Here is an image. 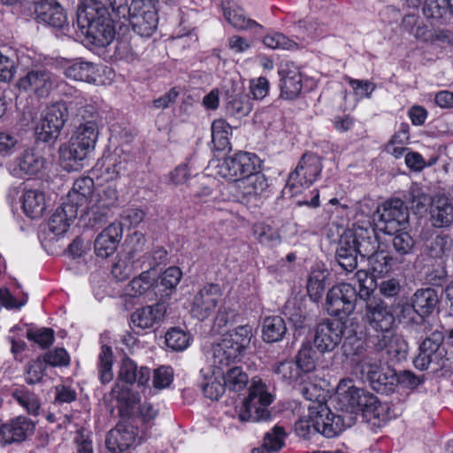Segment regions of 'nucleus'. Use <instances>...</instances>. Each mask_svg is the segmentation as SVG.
<instances>
[{
    "mask_svg": "<svg viewBox=\"0 0 453 453\" xmlns=\"http://www.w3.org/2000/svg\"><path fill=\"white\" fill-rule=\"evenodd\" d=\"M243 351L233 345V342H230L223 337L212 348L213 365L219 370H223L240 360Z\"/></svg>",
    "mask_w": 453,
    "mask_h": 453,
    "instance_id": "nucleus-32",
    "label": "nucleus"
},
{
    "mask_svg": "<svg viewBox=\"0 0 453 453\" xmlns=\"http://www.w3.org/2000/svg\"><path fill=\"white\" fill-rule=\"evenodd\" d=\"M22 205L27 216L40 218L46 209L44 194L36 189L27 190L23 195Z\"/></svg>",
    "mask_w": 453,
    "mask_h": 453,
    "instance_id": "nucleus-43",
    "label": "nucleus"
},
{
    "mask_svg": "<svg viewBox=\"0 0 453 453\" xmlns=\"http://www.w3.org/2000/svg\"><path fill=\"white\" fill-rule=\"evenodd\" d=\"M203 395L212 401H218L226 391L224 383L216 378H210L207 382L202 385Z\"/></svg>",
    "mask_w": 453,
    "mask_h": 453,
    "instance_id": "nucleus-64",
    "label": "nucleus"
},
{
    "mask_svg": "<svg viewBox=\"0 0 453 453\" xmlns=\"http://www.w3.org/2000/svg\"><path fill=\"white\" fill-rule=\"evenodd\" d=\"M296 27L299 34L303 37L308 36L311 38H316L325 32L324 25L319 23L314 18H306L299 20L296 23Z\"/></svg>",
    "mask_w": 453,
    "mask_h": 453,
    "instance_id": "nucleus-59",
    "label": "nucleus"
},
{
    "mask_svg": "<svg viewBox=\"0 0 453 453\" xmlns=\"http://www.w3.org/2000/svg\"><path fill=\"white\" fill-rule=\"evenodd\" d=\"M133 386L115 383L111 389L112 397L118 401L120 408L127 413L132 411L141 400L139 393L134 391Z\"/></svg>",
    "mask_w": 453,
    "mask_h": 453,
    "instance_id": "nucleus-41",
    "label": "nucleus"
},
{
    "mask_svg": "<svg viewBox=\"0 0 453 453\" xmlns=\"http://www.w3.org/2000/svg\"><path fill=\"white\" fill-rule=\"evenodd\" d=\"M317 353L312 349L310 342L302 345L296 356V364L298 365L302 373L312 372L316 367Z\"/></svg>",
    "mask_w": 453,
    "mask_h": 453,
    "instance_id": "nucleus-50",
    "label": "nucleus"
},
{
    "mask_svg": "<svg viewBox=\"0 0 453 453\" xmlns=\"http://www.w3.org/2000/svg\"><path fill=\"white\" fill-rule=\"evenodd\" d=\"M255 233L260 243L270 247H274L280 242V236L276 230L269 226H257Z\"/></svg>",
    "mask_w": 453,
    "mask_h": 453,
    "instance_id": "nucleus-62",
    "label": "nucleus"
},
{
    "mask_svg": "<svg viewBox=\"0 0 453 453\" xmlns=\"http://www.w3.org/2000/svg\"><path fill=\"white\" fill-rule=\"evenodd\" d=\"M357 298V291L351 284L341 283L328 290L326 309L331 316L347 317L354 311Z\"/></svg>",
    "mask_w": 453,
    "mask_h": 453,
    "instance_id": "nucleus-9",
    "label": "nucleus"
},
{
    "mask_svg": "<svg viewBox=\"0 0 453 453\" xmlns=\"http://www.w3.org/2000/svg\"><path fill=\"white\" fill-rule=\"evenodd\" d=\"M121 236L122 227L120 224H110L95 240L94 250L96 255L102 258H106L114 254Z\"/></svg>",
    "mask_w": 453,
    "mask_h": 453,
    "instance_id": "nucleus-26",
    "label": "nucleus"
},
{
    "mask_svg": "<svg viewBox=\"0 0 453 453\" xmlns=\"http://www.w3.org/2000/svg\"><path fill=\"white\" fill-rule=\"evenodd\" d=\"M146 239L140 232H134L126 241L127 258L135 265V269H140V265L143 261Z\"/></svg>",
    "mask_w": 453,
    "mask_h": 453,
    "instance_id": "nucleus-44",
    "label": "nucleus"
},
{
    "mask_svg": "<svg viewBox=\"0 0 453 453\" xmlns=\"http://www.w3.org/2000/svg\"><path fill=\"white\" fill-rule=\"evenodd\" d=\"M221 371L226 389L232 392H240L246 388L249 383V376L242 367L233 365Z\"/></svg>",
    "mask_w": 453,
    "mask_h": 453,
    "instance_id": "nucleus-42",
    "label": "nucleus"
},
{
    "mask_svg": "<svg viewBox=\"0 0 453 453\" xmlns=\"http://www.w3.org/2000/svg\"><path fill=\"white\" fill-rule=\"evenodd\" d=\"M34 431L35 424L28 418H14L3 426V446L24 441Z\"/></svg>",
    "mask_w": 453,
    "mask_h": 453,
    "instance_id": "nucleus-28",
    "label": "nucleus"
},
{
    "mask_svg": "<svg viewBox=\"0 0 453 453\" xmlns=\"http://www.w3.org/2000/svg\"><path fill=\"white\" fill-rule=\"evenodd\" d=\"M165 343L168 348L180 351L189 344V336L181 329L172 328L165 334Z\"/></svg>",
    "mask_w": 453,
    "mask_h": 453,
    "instance_id": "nucleus-56",
    "label": "nucleus"
},
{
    "mask_svg": "<svg viewBox=\"0 0 453 453\" xmlns=\"http://www.w3.org/2000/svg\"><path fill=\"white\" fill-rule=\"evenodd\" d=\"M378 228L388 234L406 228L409 223V211L401 199L386 201L377 209Z\"/></svg>",
    "mask_w": 453,
    "mask_h": 453,
    "instance_id": "nucleus-7",
    "label": "nucleus"
},
{
    "mask_svg": "<svg viewBox=\"0 0 453 453\" xmlns=\"http://www.w3.org/2000/svg\"><path fill=\"white\" fill-rule=\"evenodd\" d=\"M361 390L362 388L354 386L350 380H342L340 382L334 397L336 408L342 411V414L340 416L345 418V422H348L349 418H352V425L356 421L354 412L358 405L357 399L360 397Z\"/></svg>",
    "mask_w": 453,
    "mask_h": 453,
    "instance_id": "nucleus-21",
    "label": "nucleus"
},
{
    "mask_svg": "<svg viewBox=\"0 0 453 453\" xmlns=\"http://www.w3.org/2000/svg\"><path fill=\"white\" fill-rule=\"evenodd\" d=\"M47 364L40 357L29 362L26 367L25 380L27 384L34 385L42 381Z\"/></svg>",
    "mask_w": 453,
    "mask_h": 453,
    "instance_id": "nucleus-57",
    "label": "nucleus"
},
{
    "mask_svg": "<svg viewBox=\"0 0 453 453\" xmlns=\"http://www.w3.org/2000/svg\"><path fill=\"white\" fill-rule=\"evenodd\" d=\"M94 180L90 177H81L77 179L73 186L72 191L69 192L66 203L76 205L77 210L82 214L85 212V205L89 203L92 197Z\"/></svg>",
    "mask_w": 453,
    "mask_h": 453,
    "instance_id": "nucleus-35",
    "label": "nucleus"
},
{
    "mask_svg": "<svg viewBox=\"0 0 453 453\" xmlns=\"http://www.w3.org/2000/svg\"><path fill=\"white\" fill-rule=\"evenodd\" d=\"M112 20L96 7L82 4L77 10L76 22L81 33L96 47H105L111 42L115 35Z\"/></svg>",
    "mask_w": 453,
    "mask_h": 453,
    "instance_id": "nucleus-3",
    "label": "nucleus"
},
{
    "mask_svg": "<svg viewBox=\"0 0 453 453\" xmlns=\"http://www.w3.org/2000/svg\"><path fill=\"white\" fill-rule=\"evenodd\" d=\"M150 378V370L148 367L142 366L138 371L136 364L126 357L121 362L116 383L134 385L137 382L138 386H144Z\"/></svg>",
    "mask_w": 453,
    "mask_h": 453,
    "instance_id": "nucleus-31",
    "label": "nucleus"
},
{
    "mask_svg": "<svg viewBox=\"0 0 453 453\" xmlns=\"http://www.w3.org/2000/svg\"><path fill=\"white\" fill-rule=\"evenodd\" d=\"M136 432L133 426L117 425L106 437L105 444L112 453H123L135 444Z\"/></svg>",
    "mask_w": 453,
    "mask_h": 453,
    "instance_id": "nucleus-29",
    "label": "nucleus"
},
{
    "mask_svg": "<svg viewBox=\"0 0 453 453\" xmlns=\"http://www.w3.org/2000/svg\"><path fill=\"white\" fill-rule=\"evenodd\" d=\"M440 299L437 291L432 288L416 290L411 298V305H403L402 311L410 315L416 312L421 317L428 316L435 310Z\"/></svg>",
    "mask_w": 453,
    "mask_h": 453,
    "instance_id": "nucleus-25",
    "label": "nucleus"
},
{
    "mask_svg": "<svg viewBox=\"0 0 453 453\" xmlns=\"http://www.w3.org/2000/svg\"><path fill=\"white\" fill-rule=\"evenodd\" d=\"M131 160L128 153L121 149L107 152L98 160L96 171L100 172V177L105 181H112L127 171Z\"/></svg>",
    "mask_w": 453,
    "mask_h": 453,
    "instance_id": "nucleus-15",
    "label": "nucleus"
},
{
    "mask_svg": "<svg viewBox=\"0 0 453 453\" xmlns=\"http://www.w3.org/2000/svg\"><path fill=\"white\" fill-rule=\"evenodd\" d=\"M96 66L91 62L79 61L72 64L65 70V75L74 81L93 82L96 81Z\"/></svg>",
    "mask_w": 453,
    "mask_h": 453,
    "instance_id": "nucleus-46",
    "label": "nucleus"
},
{
    "mask_svg": "<svg viewBox=\"0 0 453 453\" xmlns=\"http://www.w3.org/2000/svg\"><path fill=\"white\" fill-rule=\"evenodd\" d=\"M44 165L42 154L34 149L26 150L19 158V167L25 174L35 175L43 169Z\"/></svg>",
    "mask_w": 453,
    "mask_h": 453,
    "instance_id": "nucleus-45",
    "label": "nucleus"
},
{
    "mask_svg": "<svg viewBox=\"0 0 453 453\" xmlns=\"http://www.w3.org/2000/svg\"><path fill=\"white\" fill-rule=\"evenodd\" d=\"M113 356L111 348L106 345L102 346L98 357L99 379L102 383L110 382L113 378L112 372Z\"/></svg>",
    "mask_w": 453,
    "mask_h": 453,
    "instance_id": "nucleus-52",
    "label": "nucleus"
},
{
    "mask_svg": "<svg viewBox=\"0 0 453 453\" xmlns=\"http://www.w3.org/2000/svg\"><path fill=\"white\" fill-rule=\"evenodd\" d=\"M405 198L411 207L418 211L425 209L427 202H430L427 194L418 184L411 185Z\"/></svg>",
    "mask_w": 453,
    "mask_h": 453,
    "instance_id": "nucleus-61",
    "label": "nucleus"
},
{
    "mask_svg": "<svg viewBox=\"0 0 453 453\" xmlns=\"http://www.w3.org/2000/svg\"><path fill=\"white\" fill-rule=\"evenodd\" d=\"M223 337L230 342H233V345L244 352L252 337V327L250 325L239 326L234 331L224 334Z\"/></svg>",
    "mask_w": 453,
    "mask_h": 453,
    "instance_id": "nucleus-54",
    "label": "nucleus"
},
{
    "mask_svg": "<svg viewBox=\"0 0 453 453\" xmlns=\"http://www.w3.org/2000/svg\"><path fill=\"white\" fill-rule=\"evenodd\" d=\"M323 165L320 157L315 153H304L296 169L288 175L283 194L294 196L309 188L320 175Z\"/></svg>",
    "mask_w": 453,
    "mask_h": 453,
    "instance_id": "nucleus-5",
    "label": "nucleus"
},
{
    "mask_svg": "<svg viewBox=\"0 0 453 453\" xmlns=\"http://www.w3.org/2000/svg\"><path fill=\"white\" fill-rule=\"evenodd\" d=\"M223 14L226 19L236 29H252L254 27L261 28V25L255 20L246 19L242 10H231L230 6H226L223 3Z\"/></svg>",
    "mask_w": 453,
    "mask_h": 453,
    "instance_id": "nucleus-53",
    "label": "nucleus"
},
{
    "mask_svg": "<svg viewBox=\"0 0 453 453\" xmlns=\"http://www.w3.org/2000/svg\"><path fill=\"white\" fill-rule=\"evenodd\" d=\"M443 340L444 334L439 330H434L426 336L419 346L418 355L413 360L415 367L424 371L432 363L436 364L438 366H442L443 365L441 362L444 355V349L441 347Z\"/></svg>",
    "mask_w": 453,
    "mask_h": 453,
    "instance_id": "nucleus-14",
    "label": "nucleus"
},
{
    "mask_svg": "<svg viewBox=\"0 0 453 453\" xmlns=\"http://www.w3.org/2000/svg\"><path fill=\"white\" fill-rule=\"evenodd\" d=\"M308 411L307 418H300L295 423L296 433L303 438L317 433L327 438H334L353 423L352 418L345 422L344 417L334 416L324 403H313L308 407Z\"/></svg>",
    "mask_w": 453,
    "mask_h": 453,
    "instance_id": "nucleus-1",
    "label": "nucleus"
},
{
    "mask_svg": "<svg viewBox=\"0 0 453 453\" xmlns=\"http://www.w3.org/2000/svg\"><path fill=\"white\" fill-rule=\"evenodd\" d=\"M133 30L142 37H150L157 25V13L154 8L143 0H133L131 12L127 18Z\"/></svg>",
    "mask_w": 453,
    "mask_h": 453,
    "instance_id": "nucleus-12",
    "label": "nucleus"
},
{
    "mask_svg": "<svg viewBox=\"0 0 453 453\" xmlns=\"http://www.w3.org/2000/svg\"><path fill=\"white\" fill-rule=\"evenodd\" d=\"M222 296L220 286L208 284L201 288L194 297L191 314L199 320H204L211 316L218 306Z\"/></svg>",
    "mask_w": 453,
    "mask_h": 453,
    "instance_id": "nucleus-16",
    "label": "nucleus"
},
{
    "mask_svg": "<svg viewBox=\"0 0 453 453\" xmlns=\"http://www.w3.org/2000/svg\"><path fill=\"white\" fill-rule=\"evenodd\" d=\"M35 12L40 22L54 28L62 29L67 26L66 13L56 0H36Z\"/></svg>",
    "mask_w": 453,
    "mask_h": 453,
    "instance_id": "nucleus-23",
    "label": "nucleus"
},
{
    "mask_svg": "<svg viewBox=\"0 0 453 453\" xmlns=\"http://www.w3.org/2000/svg\"><path fill=\"white\" fill-rule=\"evenodd\" d=\"M285 320L280 316L267 317L263 321L262 338L268 343L281 341L287 334Z\"/></svg>",
    "mask_w": 453,
    "mask_h": 453,
    "instance_id": "nucleus-40",
    "label": "nucleus"
},
{
    "mask_svg": "<svg viewBox=\"0 0 453 453\" xmlns=\"http://www.w3.org/2000/svg\"><path fill=\"white\" fill-rule=\"evenodd\" d=\"M360 371L378 393L388 395L395 391L397 385V373L395 370H383L377 362H372L369 357H365L360 362Z\"/></svg>",
    "mask_w": 453,
    "mask_h": 453,
    "instance_id": "nucleus-11",
    "label": "nucleus"
},
{
    "mask_svg": "<svg viewBox=\"0 0 453 453\" xmlns=\"http://www.w3.org/2000/svg\"><path fill=\"white\" fill-rule=\"evenodd\" d=\"M98 126L95 119L81 123L67 145L61 146L59 156L63 167L67 171H78L81 163L94 150L98 138Z\"/></svg>",
    "mask_w": 453,
    "mask_h": 453,
    "instance_id": "nucleus-2",
    "label": "nucleus"
},
{
    "mask_svg": "<svg viewBox=\"0 0 453 453\" xmlns=\"http://www.w3.org/2000/svg\"><path fill=\"white\" fill-rule=\"evenodd\" d=\"M68 118V108L63 102L46 108L40 122L35 127L37 139L45 142L55 140Z\"/></svg>",
    "mask_w": 453,
    "mask_h": 453,
    "instance_id": "nucleus-10",
    "label": "nucleus"
},
{
    "mask_svg": "<svg viewBox=\"0 0 453 453\" xmlns=\"http://www.w3.org/2000/svg\"><path fill=\"white\" fill-rule=\"evenodd\" d=\"M272 370L280 380L288 384L297 381L303 374L293 360L277 362L273 365Z\"/></svg>",
    "mask_w": 453,
    "mask_h": 453,
    "instance_id": "nucleus-47",
    "label": "nucleus"
},
{
    "mask_svg": "<svg viewBox=\"0 0 453 453\" xmlns=\"http://www.w3.org/2000/svg\"><path fill=\"white\" fill-rule=\"evenodd\" d=\"M143 261L140 265V269L150 270V273H155V269L165 264L167 258V252L162 247L156 248L151 254L142 256Z\"/></svg>",
    "mask_w": 453,
    "mask_h": 453,
    "instance_id": "nucleus-60",
    "label": "nucleus"
},
{
    "mask_svg": "<svg viewBox=\"0 0 453 453\" xmlns=\"http://www.w3.org/2000/svg\"><path fill=\"white\" fill-rule=\"evenodd\" d=\"M426 234H421V238L425 241L424 253L433 259H442L450 250V238L448 234H436L431 239L425 237Z\"/></svg>",
    "mask_w": 453,
    "mask_h": 453,
    "instance_id": "nucleus-39",
    "label": "nucleus"
},
{
    "mask_svg": "<svg viewBox=\"0 0 453 453\" xmlns=\"http://www.w3.org/2000/svg\"><path fill=\"white\" fill-rule=\"evenodd\" d=\"M257 158L248 152H237L223 158L216 166L217 174L229 181L237 182L248 174L254 173Z\"/></svg>",
    "mask_w": 453,
    "mask_h": 453,
    "instance_id": "nucleus-8",
    "label": "nucleus"
},
{
    "mask_svg": "<svg viewBox=\"0 0 453 453\" xmlns=\"http://www.w3.org/2000/svg\"><path fill=\"white\" fill-rule=\"evenodd\" d=\"M375 349L387 357L390 362L404 360L408 354V343L403 335L393 331L378 334L373 342Z\"/></svg>",
    "mask_w": 453,
    "mask_h": 453,
    "instance_id": "nucleus-20",
    "label": "nucleus"
},
{
    "mask_svg": "<svg viewBox=\"0 0 453 453\" xmlns=\"http://www.w3.org/2000/svg\"><path fill=\"white\" fill-rule=\"evenodd\" d=\"M236 188L243 198L250 201L252 198L257 199L261 196L268 188V183L265 176L256 170L254 173L248 174L244 179L240 180Z\"/></svg>",
    "mask_w": 453,
    "mask_h": 453,
    "instance_id": "nucleus-33",
    "label": "nucleus"
},
{
    "mask_svg": "<svg viewBox=\"0 0 453 453\" xmlns=\"http://www.w3.org/2000/svg\"><path fill=\"white\" fill-rule=\"evenodd\" d=\"M224 101L226 115L235 119L248 116L253 108L249 95L238 92L234 84L231 90L226 91Z\"/></svg>",
    "mask_w": 453,
    "mask_h": 453,
    "instance_id": "nucleus-27",
    "label": "nucleus"
},
{
    "mask_svg": "<svg viewBox=\"0 0 453 453\" xmlns=\"http://www.w3.org/2000/svg\"><path fill=\"white\" fill-rule=\"evenodd\" d=\"M357 402L358 405L355 409L354 416L357 417L360 413L367 422L377 426H380L381 422L388 419L387 407L372 394L362 388Z\"/></svg>",
    "mask_w": 453,
    "mask_h": 453,
    "instance_id": "nucleus-22",
    "label": "nucleus"
},
{
    "mask_svg": "<svg viewBox=\"0 0 453 453\" xmlns=\"http://www.w3.org/2000/svg\"><path fill=\"white\" fill-rule=\"evenodd\" d=\"M285 432L283 427L275 426L271 432L265 434L263 448L268 451H278L284 446Z\"/></svg>",
    "mask_w": 453,
    "mask_h": 453,
    "instance_id": "nucleus-58",
    "label": "nucleus"
},
{
    "mask_svg": "<svg viewBox=\"0 0 453 453\" xmlns=\"http://www.w3.org/2000/svg\"><path fill=\"white\" fill-rule=\"evenodd\" d=\"M390 234L393 235L391 245L395 260L402 263L406 260L407 257L413 255L416 242L408 232L401 230Z\"/></svg>",
    "mask_w": 453,
    "mask_h": 453,
    "instance_id": "nucleus-38",
    "label": "nucleus"
},
{
    "mask_svg": "<svg viewBox=\"0 0 453 453\" xmlns=\"http://www.w3.org/2000/svg\"><path fill=\"white\" fill-rule=\"evenodd\" d=\"M73 203H63L52 214L49 220V229L56 235L65 234L71 221L77 218L79 210Z\"/></svg>",
    "mask_w": 453,
    "mask_h": 453,
    "instance_id": "nucleus-34",
    "label": "nucleus"
},
{
    "mask_svg": "<svg viewBox=\"0 0 453 453\" xmlns=\"http://www.w3.org/2000/svg\"><path fill=\"white\" fill-rule=\"evenodd\" d=\"M280 76V98L294 100L303 89V76L299 67L293 62L281 63L278 71Z\"/></svg>",
    "mask_w": 453,
    "mask_h": 453,
    "instance_id": "nucleus-17",
    "label": "nucleus"
},
{
    "mask_svg": "<svg viewBox=\"0 0 453 453\" xmlns=\"http://www.w3.org/2000/svg\"><path fill=\"white\" fill-rule=\"evenodd\" d=\"M342 324L326 319L317 325L313 343L320 353L333 351L342 342Z\"/></svg>",
    "mask_w": 453,
    "mask_h": 453,
    "instance_id": "nucleus-18",
    "label": "nucleus"
},
{
    "mask_svg": "<svg viewBox=\"0 0 453 453\" xmlns=\"http://www.w3.org/2000/svg\"><path fill=\"white\" fill-rule=\"evenodd\" d=\"M349 240L344 234L341 236L335 251V260L347 273H352L357 266L358 252Z\"/></svg>",
    "mask_w": 453,
    "mask_h": 453,
    "instance_id": "nucleus-36",
    "label": "nucleus"
},
{
    "mask_svg": "<svg viewBox=\"0 0 453 453\" xmlns=\"http://www.w3.org/2000/svg\"><path fill=\"white\" fill-rule=\"evenodd\" d=\"M232 133L231 126L224 119H219L211 124V142L219 150H225L228 145V135Z\"/></svg>",
    "mask_w": 453,
    "mask_h": 453,
    "instance_id": "nucleus-49",
    "label": "nucleus"
},
{
    "mask_svg": "<svg viewBox=\"0 0 453 453\" xmlns=\"http://www.w3.org/2000/svg\"><path fill=\"white\" fill-rule=\"evenodd\" d=\"M166 307L164 303H157L137 309L131 315V321L136 327L142 329L152 328L158 325L164 319Z\"/></svg>",
    "mask_w": 453,
    "mask_h": 453,
    "instance_id": "nucleus-30",
    "label": "nucleus"
},
{
    "mask_svg": "<svg viewBox=\"0 0 453 453\" xmlns=\"http://www.w3.org/2000/svg\"><path fill=\"white\" fill-rule=\"evenodd\" d=\"M366 290L361 293V300L365 301L364 320L368 326L384 334L392 331L395 315L391 307L377 296H368Z\"/></svg>",
    "mask_w": 453,
    "mask_h": 453,
    "instance_id": "nucleus-6",
    "label": "nucleus"
},
{
    "mask_svg": "<svg viewBox=\"0 0 453 453\" xmlns=\"http://www.w3.org/2000/svg\"><path fill=\"white\" fill-rule=\"evenodd\" d=\"M157 273L145 270L134 278L127 285V291L132 296H138L148 291L156 282Z\"/></svg>",
    "mask_w": 453,
    "mask_h": 453,
    "instance_id": "nucleus-48",
    "label": "nucleus"
},
{
    "mask_svg": "<svg viewBox=\"0 0 453 453\" xmlns=\"http://www.w3.org/2000/svg\"><path fill=\"white\" fill-rule=\"evenodd\" d=\"M273 402V395L267 386L261 380L252 381L249 395L242 401L238 410L239 419L242 422H257L271 418L269 406Z\"/></svg>",
    "mask_w": 453,
    "mask_h": 453,
    "instance_id": "nucleus-4",
    "label": "nucleus"
},
{
    "mask_svg": "<svg viewBox=\"0 0 453 453\" xmlns=\"http://www.w3.org/2000/svg\"><path fill=\"white\" fill-rule=\"evenodd\" d=\"M27 337L28 340L39 344L42 348L46 349L53 343L54 331L50 328L28 329Z\"/></svg>",
    "mask_w": 453,
    "mask_h": 453,
    "instance_id": "nucleus-63",
    "label": "nucleus"
},
{
    "mask_svg": "<svg viewBox=\"0 0 453 453\" xmlns=\"http://www.w3.org/2000/svg\"><path fill=\"white\" fill-rule=\"evenodd\" d=\"M371 270L377 275H384L391 270L392 262L395 260L393 256L380 250L374 251L371 256H366Z\"/></svg>",
    "mask_w": 453,
    "mask_h": 453,
    "instance_id": "nucleus-51",
    "label": "nucleus"
},
{
    "mask_svg": "<svg viewBox=\"0 0 453 453\" xmlns=\"http://www.w3.org/2000/svg\"><path fill=\"white\" fill-rule=\"evenodd\" d=\"M349 242L355 245L356 250L362 257L371 256L379 248V241L375 229L370 222L363 225L355 224L351 230L344 233Z\"/></svg>",
    "mask_w": 453,
    "mask_h": 453,
    "instance_id": "nucleus-19",
    "label": "nucleus"
},
{
    "mask_svg": "<svg viewBox=\"0 0 453 453\" xmlns=\"http://www.w3.org/2000/svg\"><path fill=\"white\" fill-rule=\"evenodd\" d=\"M84 4L96 7L101 13L110 15L112 19H127L131 12V4L128 5L127 0H96V2H87Z\"/></svg>",
    "mask_w": 453,
    "mask_h": 453,
    "instance_id": "nucleus-37",
    "label": "nucleus"
},
{
    "mask_svg": "<svg viewBox=\"0 0 453 453\" xmlns=\"http://www.w3.org/2000/svg\"><path fill=\"white\" fill-rule=\"evenodd\" d=\"M117 200L118 191L116 188L112 185H107L103 187L96 196L91 197L89 203H93L103 210H109L116 203Z\"/></svg>",
    "mask_w": 453,
    "mask_h": 453,
    "instance_id": "nucleus-55",
    "label": "nucleus"
},
{
    "mask_svg": "<svg viewBox=\"0 0 453 453\" xmlns=\"http://www.w3.org/2000/svg\"><path fill=\"white\" fill-rule=\"evenodd\" d=\"M55 83L54 74L44 67H39L27 71L19 80L18 88L38 97H46L53 89Z\"/></svg>",
    "mask_w": 453,
    "mask_h": 453,
    "instance_id": "nucleus-13",
    "label": "nucleus"
},
{
    "mask_svg": "<svg viewBox=\"0 0 453 453\" xmlns=\"http://www.w3.org/2000/svg\"><path fill=\"white\" fill-rule=\"evenodd\" d=\"M429 220L435 228H446L453 224V203L445 195L430 197Z\"/></svg>",
    "mask_w": 453,
    "mask_h": 453,
    "instance_id": "nucleus-24",
    "label": "nucleus"
}]
</instances>
